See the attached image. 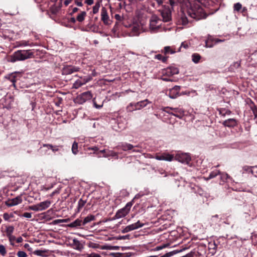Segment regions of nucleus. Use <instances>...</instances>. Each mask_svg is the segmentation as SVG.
Listing matches in <instances>:
<instances>
[{
  "label": "nucleus",
  "instance_id": "f257e3e1",
  "mask_svg": "<svg viewBox=\"0 0 257 257\" xmlns=\"http://www.w3.org/2000/svg\"><path fill=\"white\" fill-rule=\"evenodd\" d=\"M189 4L190 6L187 9V14L190 18L198 21L206 18V14L198 2L193 3V1L191 0Z\"/></svg>",
  "mask_w": 257,
  "mask_h": 257
},
{
  "label": "nucleus",
  "instance_id": "f03ea898",
  "mask_svg": "<svg viewBox=\"0 0 257 257\" xmlns=\"http://www.w3.org/2000/svg\"><path fill=\"white\" fill-rule=\"evenodd\" d=\"M133 205V200L127 203L124 207L117 210L114 217L116 219H119L125 217L129 213Z\"/></svg>",
  "mask_w": 257,
  "mask_h": 257
},
{
  "label": "nucleus",
  "instance_id": "7ed1b4c3",
  "mask_svg": "<svg viewBox=\"0 0 257 257\" xmlns=\"http://www.w3.org/2000/svg\"><path fill=\"white\" fill-rule=\"evenodd\" d=\"M50 205L51 202L49 200H46L37 204L30 206L29 209L35 211H40L48 208Z\"/></svg>",
  "mask_w": 257,
  "mask_h": 257
},
{
  "label": "nucleus",
  "instance_id": "20e7f679",
  "mask_svg": "<svg viewBox=\"0 0 257 257\" xmlns=\"http://www.w3.org/2000/svg\"><path fill=\"white\" fill-rule=\"evenodd\" d=\"M160 12L164 22H168L171 20V11L169 7L164 6L163 9Z\"/></svg>",
  "mask_w": 257,
  "mask_h": 257
},
{
  "label": "nucleus",
  "instance_id": "39448f33",
  "mask_svg": "<svg viewBox=\"0 0 257 257\" xmlns=\"http://www.w3.org/2000/svg\"><path fill=\"white\" fill-rule=\"evenodd\" d=\"M92 98V95L91 92L90 91H87L78 95L76 98V100L79 103L82 104L86 101L90 100Z\"/></svg>",
  "mask_w": 257,
  "mask_h": 257
},
{
  "label": "nucleus",
  "instance_id": "423d86ee",
  "mask_svg": "<svg viewBox=\"0 0 257 257\" xmlns=\"http://www.w3.org/2000/svg\"><path fill=\"white\" fill-rule=\"evenodd\" d=\"M92 79V77L90 76H85L84 77H81L79 79L77 80L73 85V88L77 89L81 87L83 84L89 82Z\"/></svg>",
  "mask_w": 257,
  "mask_h": 257
},
{
  "label": "nucleus",
  "instance_id": "0eeeda50",
  "mask_svg": "<svg viewBox=\"0 0 257 257\" xmlns=\"http://www.w3.org/2000/svg\"><path fill=\"white\" fill-rule=\"evenodd\" d=\"M144 223H141L140 220H138L135 223L126 226L124 229L122 230L121 232L123 233H125L130 231L142 227L144 226Z\"/></svg>",
  "mask_w": 257,
  "mask_h": 257
},
{
  "label": "nucleus",
  "instance_id": "6e6552de",
  "mask_svg": "<svg viewBox=\"0 0 257 257\" xmlns=\"http://www.w3.org/2000/svg\"><path fill=\"white\" fill-rule=\"evenodd\" d=\"M101 20L105 25H109L111 24V21L108 15L107 11L104 7L101 10Z\"/></svg>",
  "mask_w": 257,
  "mask_h": 257
},
{
  "label": "nucleus",
  "instance_id": "1a4fd4ad",
  "mask_svg": "<svg viewBox=\"0 0 257 257\" xmlns=\"http://www.w3.org/2000/svg\"><path fill=\"white\" fill-rule=\"evenodd\" d=\"M24 61L22 50H18L10 56V61L11 62L14 63L16 61Z\"/></svg>",
  "mask_w": 257,
  "mask_h": 257
},
{
  "label": "nucleus",
  "instance_id": "9d476101",
  "mask_svg": "<svg viewBox=\"0 0 257 257\" xmlns=\"http://www.w3.org/2000/svg\"><path fill=\"white\" fill-rule=\"evenodd\" d=\"M176 159L182 163L188 164L191 161V157L187 153H182L176 155Z\"/></svg>",
  "mask_w": 257,
  "mask_h": 257
},
{
  "label": "nucleus",
  "instance_id": "9b49d317",
  "mask_svg": "<svg viewBox=\"0 0 257 257\" xmlns=\"http://www.w3.org/2000/svg\"><path fill=\"white\" fill-rule=\"evenodd\" d=\"M80 70V68L70 66V65H67L66 66H64L62 69V74L64 75H69L73 72H78Z\"/></svg>",
  "mask_w": 257,
  "mask_h": 257
},
{
  "label": "nucleus",
  "instance_id": "f8f14e48",
  "mask_svg": "<svg viewBox=\"0 0 257 257\" xmlns=\"http://www.w3.org/2000/svg\"><path fill=\"white\" fill-rule=\"evenodd\" d=\"M159 19L156 16H153L150 21V29L154 31L159 29L160 26L158 25Z\"/></svg>",
  "mask_w": 257,
  "mask_h": 257
},
{
  "label": "nucleus",
  "instance_id": "ddd939ff",
  "mask_svg": "<svg viewBox=\"0 0 257 257\" xmlns=\"http://www.w3.org/2000/svg\"><path fill=\"white\" fill-rule=\"evenodd\" d=\"M166 109L172 110L173 112H172L171 114H172L177 117L181 118L184 115V111L181 108L167 107Z\"/></svg>",
  "mask_w": 257,
  "mask_h": 257
},
{
  "label": "nucleus",
  "instance_id": "4468645a",
  "mask_svg": "<svg viewBox=\"0 0 257 257\" xmlns=\"http://www.w3.org/2000/svg\"><path fill=\"white\" fill-rule=\"evenodd\" d=\"M62 0L59 1L58 3H55L50 8L51 12L53 14H57L62 7Z\"/></svg>",
  "mask_w": 257,
  "mask_h": 257
},
{
  "label": "nucleus",
  "instance_id": "2eb2a0df",
  "mask_svg": "<svg viewBox=\"0 0 257 257\" xmlns=\"http://www.w3.org/2000/svg\"><path fill=\"white\" fill-rule=\"evenodd\" d=\"M22 202V199L21 197L18 196L16 198H14L9 201L8 203H7L6 204L8 206H13L17 205L21 203Z\"/></svg>",
  "mask_w": 257,
  "mask_h": 257
},
{
  "label": "nucleus",
  "instance_id": "dca6fc26",
  "mask_svg": "<svg viewBox=\"0 0 257 257\" xmlns=\"http://www.w3.org/2000/svg\"><path fill=\"white\" fill-rule=\"evenodd\" d=\"M23 53V58L24 60L26 59L33 58L34 56V53L31 50H22Z\"/></svg>",
  "mask_w": 257,
  "mask_h": 257
},
{
  "label": "nucleus",
  "instance_id": "f3484780",
  "mask_svg": "<svg viewBox=\"0 0 257 257\" xmlns=\"http://www.w3.org/2000/svg\"><path fill=\"white\" fill-rule=\"evenodd\" d=\"M156 158L158 160L171 161L173 160V156L168 154H164L162 155L157 156Z\"/></svg>",
  "mask_w": 257,
  "mask_h": 257
},
{
  "label": "nucleus",
  "instance_id": "a211bd4d",
  "mask_svg": "<svg viewBox=\"0 0 257 257\" xmlns=\"http://www.w3.org/2000/svg\"><path fill=\"white\" fill-rule=\"evenodd\" d=\"M223 124L227 127H234L236 125L237 122L235 119L229 118L224 121Z\"/></svg>",
  "mask_w": 257,
  "mask_h": 257
},
{
  "label": "nucleus",
  "instance_id": "6ab92c4d",
  "mask_svg": "<svg viewBox=\"0 0 257 257\" xmlns=\"http://www.w3.org/2000/svg\"><path fill=\"white\" fill-rule=\"evenodd\" d=\"M142 28V26L138 24H134L132 28V32L133 35L135 36H138L141 33V29Z\"/></svg>",
  "mask_w": 257,
  "mask_h": 257
},
{
  "label": "nucleus",
  "instance_id": "aec40b11",
  "mask_svg": "<svg viewBox=\"0 0 257 257\" xmlns=\"http://www.w3.org/2000/svg\"><path fill=\"white\" fill-rule=\"evenodd\" d=\"M148 103H150L148 99L139 101L135 104V109H140L146 106Z\"/></svg>",
  "mask_w": 257,
  "mask_h": 257
},
{
  "label": "nucleus",
  "instance_id": "412c9836",
  "mask_svg": "<svg viewBox=\"0 0 257 257\" xmlns=\"http://www.w3.org/2000/svg\"><path fill=\"white\" fill-rule=\"evenodd\" d=\"M82 220L77 218L74 221L67 225L69 227H77L82 225Z\"/></svg>",
  "mask_w": 257,
  "mask_h": 257
},
{
  "label": "nucleus",
  "instance_id": "4be33fe9",
  "mask_svg": "<svg viewBox=\"0 0 257 257\" xmlns=\"http://www.w3.org/2000/svg\"><path fill=\"white\" fill-rule=\"evenodd\" d=\"M183 0H168V4L171 6V9L174 10L175 7L181 4Z\"/></svg>",
  "mask_w": 257,
  "mask_h": 257
},
{
  "label": "nucleus",
  "instance_id": "5701e85b",
  "mask_svg": "<svg viewBox=\"0 0 257 257\" xmlns=\"http://www.w3.org/2000/svg\"><path fill=\"white\" fill-rule=\"evenodd\" d=\"M73 245L74 246V248L76 250H81L83 248L82 244L76 238L73 239Z\"/></svg>",
  "mask_w": 257,
  "mask_h": 257
},
{
  "label": "nucleus",
  "instance_id": "b1692460",
  "mask_svg": "<svg viewBox=\"0 0 257 257\" xmlns=\"http://www.w3.org/2000/svg\"><path fill=\"white\" fill-rule=\"evenodd\" d=\"M185 249H186V248H183L182 249H180V250H178V249L174 250L172 251L167 252L160 257H170L174 254H176L178 253L181 252L185 250Z\"/></svg>",
  "mask_w": 257,
  "mask_h": 257
},
{
  "label": "nucleus",
  "instance_id": "393cba45",
  "mask_svg": "<svg viewBox=\"0 0 257 257\" xmlns=\"http://www.w3.org/2000/svg\"><path fill=\"white\" fill-rule=\"evenodd\" d=\"M14 231V227L12 225H9L6 226V234L7 237L13 235Z\"/></svg>",
  "mask_w": 257,
  "mask_h": 257
},
{
  "label": "nucleus",
  "instance_id": "a878e982",
  "mask_svg": "<svg viewBox=\"0 0 257 257\" xmlns=\"http://www.w3.org/2000/svg\"><path fill=\"white\" fill-rule=\"evenodd\" d=\"M6 78L9 79L11 82L13 83V86L14 88H16V82L17 81L16 76L15 74L12 73L8 76H6Z\"/></svg>",
  "mask_w": 257,
  "mask_h": 257
},
{
  "label": "nucleus",
  "instance_id": "bb28decb",
  "mask_svg": "<svg viewBox=\"0 0 257 257\" xmlns=\"http://www.w3.org/2000/svg\"><path fill=\"white\" fill-rule=\"evenodd\" d=\"M95 219V217L94 215L89 214L84 218V220L82 221V225H85L86 224L91 222V221H93Z\"/></svg>",
  "mask_w": 257,
  "mask_h": 257
},
{
  "label": "nucleus",
  "instance_id": "cd10ccee",
  "mask_svg": "<svg viewBox=\"0 0 257 257\" xmlns=\"http://www.w3.org/2000/svg\"><path fill=\"white\" fill-rule=\"evenodd\" d=\"M120 147L124 151L131 150L133 148H134V147L132 145H131L130 144H127V143L122 144L120 146Z\"/></svg>",
  "mask_w": 257,
  "mask_h": 257
},
{
  "label": "nucleus",
  "instance_id": "c85d7f7f",
  "mask_svg": "<svg viewBox=\"0 0 257 257\" xmlns=\"http://www.w3.org/2000/svg\"><path fill=\"white\" fill-rule=\"evenodd\" d=\"M249 104L250 109L252 110L254 116V119L257 118V106L251 101Z\"/></svg>",
  "mask_w": 257,
  "mask_h": 257
},
{
  "label": "nucleus",
  "instance_id": "c756f323",
  "mask_svg": "<svg viewBox=\"0 0 257 257\" xmlns=\"http://www.w3.org/2000/svg\"><path fill=\"white\" fill-rule=\"evenodd\" d=\"M176 52H177V51H176L175 49H173L171 47L166 46V47H165V48H164V53L165 54H169V53L173 54H174L175 53H176Z\"/></svg>",
  "mask_w": 257,
  "mask_h": 257
},
{
  "label": "nucleus",
  "instance_id": "7c9ffc66",
  "mask_svg": "<svg viewBox=\"0 0 257 257\" xmlns=\"http://www.w3.org/2000/svg\"><path fill=\"white\" fill-rule=\"evenodd\" d=\"M86 203V201L82 199V198L80 199L78 202V206H77V212H79L80 210L84 207L85 204Z\"/></svg>",
  "mask_w": 257,
  "mask_h": 257
},
{
  "label": "nucleus",
  "instance_id": "2f4dec72",
  "mask_svg": "<svg viewBox=\"0 0 257 257\" xmlns=\"http://www.w3.org/2000/svg\"><path fill=\"white\" fill-rule=\"evenodd\" d=\"M86 16V13L84 11L82 12L80 14H79L76 17V20L79 22H81L84 21L85 17Z\"/></svg>",
  "mask_w": 257,
  "mask_h": 257
},
{
  "label": "nucleus",
  "instance_id": "473e14b6",
  "mask_svg": "<svg viewBox=\"0 0 257 257\" xmlns=\"http://www.w3.org/2000/svg\"><path fill=\"white\" fill-rule=\"evenodd\" d=\"M192 61L194 63H197L199 61V60L201 58V56L198 54H193L192 56Z\"/></svg>",
  "mask_w": 257,
  "mask_h": 257
},
{
  "label": "nucleus",
  "instance_id": "72a5a7b5",
  "mask_svg": "<svg viewBox=\"0 0 257 257\" xmlns=\"http://www.w3.org/2000/svg\"><path fill=\"white\" fill-rule=\"evenodd\" d=\"M72 152L74 154L76 155L77 154L78 150V144L76 142H74L72 146Z\"/></svg>",
  "mask_w": 257,
  "mask_h": 257
},
{
  "label": "nucleus",
  "instance_id": "f704fd0d",
  "mask_svg": "<svg viewBox=\"0 0 257 257\" xmlns=\"http://www.w3.org/2000/svg\"><path fill=\"white\" fill-rule=\"evenodd\" d=\"M100 3L99 2H97L95 3V5L93 7V13L95 14L98 12L99 8H100Z\"/></svg>",
  "mask_w": 257,
  "mask_h": 257
},
{
  "label": "nucleus",
  "instance_id": "c9c22d12",
  "mask_svg": "<svg viewBox=\"0 0 257 257\" xmlns=\"http://www.w3.org/2000/svg\"><path fill=\"white\" fill-rule=\"evenodd\" d=\"M189 47V44L186 42H182L181 45V46L178 48V49L177 50V52H180L181 51V49L182 48H184V49H186L187 48H188Z\"/></svg>",
  "mask_w": 257,
  "mask_h": 257
},
{
  "label": "nucleus",
  "instance_id": "e433bc0d",
  "mask_svg": "<svg viewBox=\"0 0 257 257\" xmlns=\"http://www.w3.org/2000/svg\"><path fill=\"white\" fill-rule=\"evenodd\" d=\"M0 253L3 256H5L7 253L6 247L3 244H0Z\"/></svg>",
  "mask_w": 257,
  "mask_h": 257
},
{
  "label": "nucleus",
  "instance_id": "4c0bfd02",
  "mask_svg": "<svg viewBox=\"0 0 257 257\" xmlns=\"http://www.w3.org/2000/svg\"><path fill=\"white\" fill-rule=\"evenodd\" d=\"M32 45V44H30L28 41H22L21 42H19L18 44V46H31Z\"/></svg>",
  "mask_w": 257,
  "mask_h": 257
},
{
  "label": "nucleus",
  "instance_id": "58836bf2",
  "mask_svg": "<svg viewBox=\"0 0 257 257\" xmlns=\"http://www.w3.org/2000/svg\"><path fill=\"white\" fill-rule=\"evenodd\" d=\"M155 58L158 60H161L163 62H165L167 60V57H163L161 54L156 55Z\"/></svg>",
  "mask_w": 257,
  "mask_h": 257
},
{
  "label": "nucleus",
  "instance_id": "ea45409f",
  "mask_svg": "<svg viewBox=\"0 0 257 257\" xmlns=\"http://www.w3.org/2000/svg\"><path fill=\"white\" fill-rule=\"evenodd\" d=\"M13 217V215L12 214H9L8 213H5L3 214V218L6 221H9L11 218Z\"/></svg>",
  "mask_w": 257,
  "mask_h": 257
},
{
  "label": "nucleus",
  "instance_id": "a19ab883",
  "mask_svg": "<svg viewBox=\"0 0 257 257\" xmlns=\"http://www.w3.org/2000/svg\"><path fill=\"white\" fill-rule=\"evenodd\" d=\"M219 173H220V171L218 170L212 171L211 173H210L209 176V178L211 179V178H214Z\"/></svg>",
  "mask_w": 257,
  "mask_h": 257
},
{
  "label": "nucleus",
  "instance_id": "79ce46f5",
  "mask_svg": "<svg viewBox=\"0 0 257 257\" xmlns=\"http://www.w3.org/2000/svg\"><path fill=\"white\" fill-rule=\"evenodd\" d=\"M168 245H169L168 244H165L162 245L158 246L156 247L155 248H153L152 250L153 251H158V250H160L161 249H162L167 247Z\"/></svg>",
  "mask_w": 257,
  "mask_h": 257
},
{
  "label": "nucleus",
  "instance_id": "37998d69",
  "mask_svg": "<svg viewBox=\"0 0 257 257\" xmlns=\"http://www.w3.org/2000/svg\"><path fill=\"white\" fill-rule=\"evenodd\" d=\"M241 8L242 5L239 3H236L235 4H234L233 7L234 10L237 12L241 10Z\"/></svg>",
  "mask_w": 257,
  "mask_h": 257
},
{
  "label": "nucleus",
  "instance_id": "c03bdc74",
  "mask_svg": "<svg viewBox=\"0 0 257 257\" xmlns=\"http://www.w3.org/2000/svg\"><path fill=\"white\" fill-rule=\"evenodd\" d=\"M181 20L182 24L184 25H187L189 21H191V20H189L188 18L185 16H182Z\"/></svg>",
  "mask_w": 257,
  "mask_h": 257
},
{
  "label": "nucleus",
  "instance_id": "a18cd8bd",
  "mask_svg": "<svg viewBox=\"0 0 257 257\" xmlns=\"http://www.w3.org/2000/svg\"><path fill=\"white\" fill-rule=\"evenodd\" d=\"M10 241V244L12 246L14 245V241L16 239V237L13 235L8 237Z\"/></svg>",
  "mask_w": 257,
  "mask_h": 257
},
{
  "label": "nucleus",
  "instance_id": "49530a36",
  "mask_svg": "<svg viewBox=\"0 0 257 257\" xmlns=\"http://www.w3.org/2000/svg\"><path fill=\"white\" fill-rule=\"evenodd\" d=\"M85 257H101V256L98 253L92 252L91 253L86 254Z\"/></svg>",
  "mask_w": 257,
  "mask_h": 257
},
{
  "label": "nucleus",
  "instance_id": "de8ad7c7",
  "mask_svg": "<svg viewBox=\"0 0 257 257\" xmlns=\"http://www.w3.org/2000/svg\"><path fill=\"white\" fill-rule=\"evenodd\" d=\"M242 169L245 172L251 173V166H244L242 167Z\"/></svg>",
  "mask_w": 257,
  "mask_h": 257
},
{
  "label": "nucleus",
  "instance_id": "09e8293b",
  "mask_svg": "<svg viewBox=\"0 0 257 257\" xmlns=\"http://www.w3.org/2000/svg\"><path fill=\"white\" fill-rule=\"evenodd\" d=\"M17 255L18 257H27V253L23 251H19L17 252Z\"/></svg>",
  "mask_w": 257,
  "mask_h": 257
},
{
  "label": "nucleus",
  "instance_id": "8fccbe9b",
  "mask_svg": "<svg viewBox=\"0 0 257 257\" xmlns=\"http://www.w3.org/2000/svg\"><path fill=\"white\" fill-rule=\"evenodd\" d=\"M117 156V154L114 152H112V151H109V153H107V154H105L104 155H103V157H107L108 156Z\"/></svg>",
  "mask_w": 257,
  "mask_h": 257
},
{
  "label": "nucleus",
  "instance_id": "3c124183",
  "mask_svg": "<svg viewBox=\"0 0 257 257\" xmlns=\"http://www.w3.org/2000/svg\"><path fill=\"white\" fill-rule=\"evenodd\" d=\"M45 252L44 250H35L34 253L35 254H36L37 255L42 256L43 255V253Z\"/></svg>",
  "mask_w": 257,
  "mask_h": 257
},
{
  "label": "nucleus",
  "instance_id": "603ef678",
  "mask_svg": "<svg viewBox=\"0 0 257 257\" xmlns=\"http://www.w3.org/2000/svg\"><path fill=\"white\" fill-rule=\"evenodd\" d=\"M251 174L254 175L257 174V166H251Z\"/></svg>",
  "mask_w": 257,
  "mask_h": 257
},
{
  "label": "nucleus",
  "instance_id": "864d4df0",
  "mask_svg": "<svg viewBox=\"0 0 257 257\" xmlns=\"http://www.w3.org/2000/svg\"><path fill=\"white\" fill-rule=\"evenodd\" d=\"M43 147L46 148L48 149H51L52 150L53 148V146L51 144H44L43 145Z\"/></svg>",
  "mask_w": 257,
  "mask_h": 257
},
{
  "label": "nucleus",
  "instance_id": "5fc2aeb1",
  "mask_svg": "<svg viewBox=\"0 0 257 257\" xmlns=\"http://www.w3.org/2000/svg\"><path fill=\"white\" fill-rule=\"evenodd\" d=\"M69 220V219H57V220H55V222L56 223L67 222Z\"/></svg>",
  "mask_w": 257,
  "mask_h": 257
},
{
  "label": "nucleus",
  "instance_id": "6e6d98bb",
  "mask_svg": "<svg viewBox=\"0 0 257 257\" xmlns=\"http://www.w3.org/2000/svg\"><path fill=\"white\" fill-rule=\"evenodd\" d=\"M23 216L27 218H30L32 217V213L29 212H25L23 214Z\"/></svg>",
  "mask_w": 257,
  "mask_h": 257
},
{
  "label": "nucleus",
  "instance_id": "4d7b16f0",
  "mask_svg": "<svg viewBox=\"0 0 257 257\" xmlns=\"http://www.w3.org/2000/svg\"><path fill=\"white\" fill-rule=\"evenodd\" d=\"M171 72H172V74L173 75L174 74H177L179 73V70L178 69L176 68H171Z\"/></svg>",
  "mask_w": 257,
  "mask_h": 257
},
{
  "label": "nucleus",
  "instance_id": "13d9d810",
  "mask_svg": "<svg viewBox=\"0 0 257 257\" xmlns=\"http://www.w3.org/2000/svg\"><path fill=\"white\" fill-rule=\"evenodd\" d=\"M171 68H167L166 70H165V73L168 75H173V74H172V72H171Z\"/></svg>",
  "mask_w": 257,
  "mask_h": 257
},
{
  "label": "nucleus",
  "instance_id": "bf43d9fd",
  "mask_svg": "<svg viewBox=\"0 0 257 257\" xmlns=\"http://www.w3.org/2000/svg\"><path fill=\"white\" fill-rule=\"evenodd\" d=\"M75 4L78 7H82L83 6L81 1L75 0Z\"/></svg>",
  "mask_w": 257,
  "mask_h": 257
},
{
  "label": "nucleus",
  "instance_id": "052dcab7",
  "mask_svg": "<svg viewBox=\"0 0 257 257\" xmlns=\"http://www.w3.org/2000/svg\"><path fill=\"white\" fill-rule=\"evenodd\" d=\"M157 5L159 6L163 5L164 3V0H155Z\"/></svg>",
  "mask_w": 257,
  "mask_h": 257
},
{
  "label": "nucleus",
  "instance_id": "680f3d73",
  "mask_svg": "<svg viewBox=\"0 0 257 257\" xmlns=\"http://www.w3.org/2000/svg\"><path fill=\"white\" fill-rule=\"evenodd\" d=\"M59 146H53V148H52V151L54 152V153H55L57 151H59Z\"/></svg>",
  "mask_w": 257,
  "mask_h": 257
},
{
  "label": "nucleus",
  "instance_id": "e2e57ef3",
  "mask_svg": "<svg viewBox=\"0 0 257 257\" xmlns=\"http://www.w3.org/2000/svg\"><path fill=\"white\" fill-rule=\"evenodd\" d=\"M85 3L87 4L88 5H91L93 4V0H85Z\"/></svg>",
  "mask_w": 257,
  "mask_h": 257
},
{
  "label": "nucleus",
  "instance_id": "0e129e2a",
  "mask_svg": "<svg viewBox=\"0 0 257 257\" xmlns=\"http://www.w3.org/2000/svg\"><path fill=\"white\" fill-rule=\"evenodd\" d=\"M114 17L116 20L119 21H121L122 19L121 17L118 14H115Z\"/></svg>",
  "mask_w": 257,
  "mask_h": 257
},
{
  "label": "nucleus",
  "instance_id": "69168bd1",
  "mask_svg": "<svg viewBox=\"0 0 257 257\" xmlns=\"http://www.w3.org/2000/svg\"><path fill=\"white\" fill-rule=\"evenodd\" d=\"M212 41L215 43V44H217L219 42H223V40H220V39H214L212 40Z\"/></svg>",
  "mask_w": 257,
  "mask_h": 257
},
{
  "label": "nucleus",
  "instance_id": "338daca9",
  "mask_svg": "<svg viewBox=\"0 0 257 257\" xmlns=\"http://www.w3.org/2000/svg\"><path fill=\"white\" fill-rule=\"evenodd\" d=\"M24 247L26 248H27L29 250L31 251L32 250V248L30 247V245L28 243H26L24 245Z\"/></svg>",
  "mask_w": 257,
  "mask_h": 257
},
{
  "label": "nucleus",
  "instance_id": "774afa93",
  "mask_svg": "<svg viewBox=\"0 0 257 257\" xmlns=\"http://www.w3.org/2000/svg\"><path fill=\"white\" fill-rule=\"evenodd\" d=\"M16 240L18 243L22 242L23 241V239L22 237H19Z\"/></svg>",
  "mask_w": 257,
  "mask_h": 257
}]
</instances>
